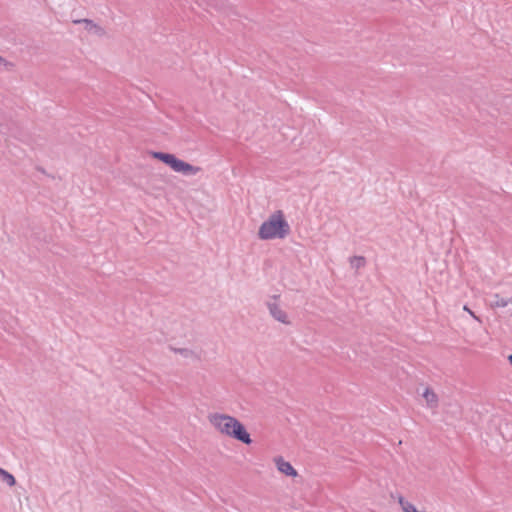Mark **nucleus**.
<instances>
[{
  "label": "nucleus",
  "instance_id": "11",
  "mask_svg": "<svg viewBox=\"0 0 512 512\" xmlns=\"http://www.w3.org/2000/svg\"><path fill=\"white\" fill-rule=\"evenodd\" d=\"M176 353L181 354L185 358H197V355L190 349L187 348H178L174 349Z\"/></svg>",
  "mask_w": 512,
  "mask_h": 512
},
{
  "label": "nucleus",
  "instance_id": "14",
  "mask_svg": "<svg viewBox=\"0 0 512 512\" xmlns=\"http://www.w3.org/2000/svg\"><path fill=\"white\" fill-rule=\"evenodd\" d=\"M2 65H4L7 70H11L14 67V64L12 62L7 61V60H5V62H2Z\"/></svg>",
  "mask_w": 512,
  "mask_h": 512
},
{
  "label": "nucleus",
  "instance_id": "9",
  "mask_svg": "<svg viewBox=\"0 0 512 512\" xmlns=\"http://www.w3.org/2000/svg\"><path fill=\"white\" fill-rule=\"evenodd\" d=\"M391 497L393 499H397L403 512H418L416 507L412 503L407 501L401 494H396V495L391 494Z\"/></svg>",
  "mask_w": 512,
  "mask_h": 512
},
{
  "label": "nucleus",
  "instance_id": "16",
  "mask_svg": "<svg viewBox=\"0 0 512 512\" xmlns=\"http://www.w3.org/2000/svg\"><path fill=\"white\" fill-rule=\"evenodd\" d=\"M2 62H5V59L2 56H0V65H2Z\"/></svg>",
  "mask_w": 512,
  "mask_h": 512
},
{
  "label": "nucleus",
  "instance_id": "13",
  "mask_svg": "<svg viewBox=\"0 0 512 512\" xmlns=\"http://www.w3.org/2000/svg\"><path fill=\"white\" fill-rule=\"evenodd\" d=\"M463 309H464L465 311H467V312H468V313H469V314H470V315H471L475 320H477V321H479V322L481 321V320H480V318H479L478 316H476V315L474 314V312H473V311H471V310L468 308V306H467V305H465V306L463 307Z\"/></svg>",
  "mask_w": 512,
  "mask_h": 512
},
{
  "label": "nucleus",
  "instance_id": "17",
  "mask_svg": "<svg viewBox=\"0 0 512 512\" xmlns=\"http://www.w3.org/2000/svg\"><path fill=\"white\" fill-rule=\"evenodd\" d=\"M17 482H8L9 486H14Z\"/></svg>",
  "mask_w": 512,
  "mask_h": 512
},
{
  "label": "nucleus",
  "instance_id": "7",
  "mask_svg": "<svg viewBox=\"0 0 512 512\" xmlns=\"http://www.w3.org/2000/svg\"><path fill=\"white\" fill-rule=\"evenodd\" d=\"M74 23H76V24H78V23L84 24V27H85V29L88 32H91V33L96 34L98 36H103L105 34V30L101 26H99L98 24L94 23L90 19H79V20H75Z\"/></svg>",
  "mask_w": 512,
  "mask_h": 512
},
{
  "label": "nucleus",
  "instance_id": "1",
  "mask_svg": "<svg viewBox=\"0 0 512 512\" xmlns=\"http://www.w3.org/2000/svg\"><path fill=\"white\" fill-rule=\"evenodd\" d=\"M210 424L221 434L234 438L244 444H251L252 439L245 426L235 417L211 413L208 415Z\"/></svg>",
  "mask_w": 512,
  "mask_h": 512
},
{
  "label": "nucleus",
  "instance_id": "8",
  "mask_svg": "<svg viewBox=\"0 0 512 512\" xmlns=\"http://www.w3.org/2000/svg\"><path fill=\"white\" fill-rule=\"evenodd\" d=\"M422 397L425 399L428 408L435 409L438 407V396L431 388L426 387L422 393Z\"/></svg>",
  "mask_w": 512,
  "mask_h": 512
},
{
  "label": "nucleus",
  "instance_id": "3",
  "mask_svg": "<svg viewBox=\"0 0 512 512\" xmlns=\"http://www.w3.org/2000/svg\"><path fill=\"white\" fill-rule=\"evenodd\" d=\"M152 156L168 165L174 172L181 173L184 176H193L202 170L201 167L191 165L177 158L174 154L153 152Z\"/></svg>",
  "mask_w": 512,
  "mask_h": 512
},
{
  "label": "nucleus",
  "instance_id": "4",
  "mask_svg": "<svg viewBox=\"0 0 512 512\" xmlns=\"http://www.w3.org/2000/svg\"><path fill=\"white\" fill-rule=\"evenodd\" d=\"M279 298V295H273L272 299L274 301H268L266 306L269 310L270 315L278 322L289 325L290 320L288 318L287 313L280 307V305L276 302Z\"/></svg>",
  "mask_w": 512,
  "mask_h": 512
},
{
  "label": "nucleus",
  "instance_id": "10",
  "mask_svg": "<svg viewBox=\"0 0 512 512\" xmlns=\"http://www.w3.org/2000/svg\"><path fill=\"white\" fill-rule=\"evenodd\" d=\"M365 258L362 256H353L350 258V265L354 269H360L365 265Z\"/></svg>",
  "mask_w": 512,
  "mask_h": 512
},
{
  "label": "nucleus",
  "instance_id": "12",
  "mask_svg": "<svg viewBox=\"0 0 512 512\" xmlns=\"http://www.w3.org/2000/svg\"><path fill=\"white\" fill-rule=\"evenodd\" d=\"M0 479L1 480H15L14 476L6 470L0 468Z\"/></svg>",
  "mask_w": 512,
  "mask_h": 512
},
{
  "label": "nucleus",
  "instance_id": "2",
  "mask_svg": "<svg viewBox=\"0 0 512 512\" xmlns=\"http://www.w3.org/2000/svg\"><path fill=\"white\" fill-rule=\"evenodd\" d=\"M290 225L281 210L272 213L258 231L261 240L284 239L290 234Z\"/></svg>",
  "mask_w": 512,
  "mask_h": 512
},
{
  "label": "nucleus",
  "instance_id": "6",
  "mask_svg": "<svg viewBox=\"0 0 512 512\" xmlns=\"http://www.w3.org/2000/svg\"><path fill=\"white\" fill-rule=\"evenodd\" d=\"M490 307L493 309L508 307L507 314L512 316V297L503 298L499 294H494L490 301Z\"/></svg>",
  "mask_w": 512,
  "mask_h": 512
},
{
  "label": "nucleus",
  "instance_id": "15",
  "mask_svg": "<svg viewBox=\"0 0 512 512\" xmlns=\"http://www.w3.org/2000/svg\"><path fill=\"white\" fill-rule=\"evenodd\" d=\"M508 360H509V363L511 364L512 366V354L508 356Z\"/></svg>",
  "mask_w": 512,
  "mask_h": 512
},
{
  "label": "nucleus",
  "instance_id": "5",
  "mask_svg": "<svg viewBox=\"0 0 512 512\" xmlns=\"http://www.w3.org/2000/svg\"><path fill=\"white\" fill-rule=\"evenodd\" d=\"M274 463L276 465V468L279 472H281L282 474H284L285 476L287 477H297L298 476V473L297 471L293 468V466L284 460L283 457L281 456H277L274 458Z\"/></svg>",
  "mask_w": 512,
  "mask_h": 512
}]
</instances>
